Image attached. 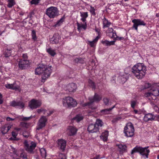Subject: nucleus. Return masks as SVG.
Wrapping results in <instances>:
<instances>
[{"instance_id": "nucleus-1", "label": "nucleus", "mask_w": 159, "mask_h": 159, "mask_svg": "<svg viewBox=\"0 0 159 159\" xmlns=\"http://www.w3.org/2000/svg\"><path fill=\"white\" fill-rule=\"evenodd\" d=\"M146 68L142 63H138L134 65L132 68V72L138 79L143 78L146 74Z\"/></svg>"}, {"instance_id": "nucleus-2", "label": "nucleus", "mask_w": 159, "mask_h": 159, "mask_svg": "<svg viewBox=\"0 0 159 159\" xmlns=\"http://www.w3.org/2000/svg\"><path fill=\"white\" fill-rule=\"evenodd\" d=\"M134 129L133 124L131 122L128 123L124 128V132L125 136L131 137L134 134Z\"/></svg>"}, {"instance_id": "nucleus-3", "label": "nucleus", "mask_w": 159, "mask_h": 159, "mask_svg": "<svg viewBox=\"0 0 159 159\" xmlns=\"http://www.w3.org/2000/svg\"><path fill=\"white\" fill-rule=\"evenodd\" d=\"M63 103L64 106H67L68 107H73L76 106L77 102L73 98L67 97L63 99Z\"/></svg>"}, {"instance_id": "nucleus-4", "label": "nucleus", "mask_w": 159, "mask_h": 159, "mask_svg": "<svg viewBox=\"0 0 159 159\" xmlns=\"http://www.w3.org/2000/svg\"><path fill=\"white\" fill-rule=\"evenodd\" d=\"M148 147L143 148L141 147L137 146L132 150L131 154H133L135 152H139L141 155H145L147 158H148V154L150 152V150L148 149Z\"/></svg>"}, {"instance_id": "nucleus-5", "label": "nucleus", "mask_w": 159, "mask_h": 159, "mask_svg": "<svg viewBox=\"0 0 159 159\" xmlns=\"http://www.w3.org/2000/svg\"><path fill=\"white\" fill-rule=\"evenodd\" d=\"M46 14L50 18H52L58 15V11L57 7H51L47 9Z\"/></svg>"}, {"instance_id": "nucleus-6", "label": "nucleus", "mask_w": 159, "mask_h": 159, "mask_svg": "<svg viewBox=\"0 0 159 159\" xmlns=\"http://www.w3.org/2000/svg\"><path fill=\"white\" fill-rule=\"evenodd\" d=\"M24 147L25 150L30 154H33L34 153V150L36 147V144L34 143H31V145H30L27 140H25L24 143Z\"/></svg>"}, {"instance_id": "nucleus-7", "label": "nucleus", "mask_w": 159, "mask_h": 159, "mask_svg": "<svg viewBox=\"0 0 159 159\" xmlns=\"http://www.w3.org/2000/svg\"><path fill=\"white\" fill-rule=\"evenodd\" d=\"M51 66H47L46 65V66L44 67V69L42 73V80H45L49 77L52 72Z\"/></svg>"}, {"instance_id": "nucleus-8", "label": "nucleus", "mask_w": 159, "mask_h": 159, "mask_svg": "<svg viewBox=\"0 0 159 159\" xmlns=\"http://www.w3.org/2000/svg\"><path fill=\"white\" fill-rule=\"evenodd\" d=\"M41 104L40 101L33 99L29 102V106L31 109H35L40 107Z\"/></svg>"}, {"instance_id": "nucleus-9", "label": "nucleus", "mask_w": 159, "mask_h": 159, "mask_svg": "<svg viewBox=\"0 0 159 159\" xmlns=\"http://www.w3.org/2000/svg\"><path fill=\"white\" fill-rule=\"evenodd\" d=\"M102 99V97L101 96L98 95L96 93H95L93 98H89V102L85 103L84 104V106H86L90 105L92 103L95 102H99Z\"/></svg>"}, {"instance_id": "nucleus-10", "label": "nucleus", "mask_w": 159, "mask_h": 159, "mask_svg": "<svg viewBox=\"0 0 159 159\" xmlns=\"http://www.w3.org/2000/svg\"><path fill=\"white\" fill-rule=\"evenodd\" d=\"M48 120L46 116H42L39 120L36 127L37 130H39L44 127L46 125V123Z\"/></svg>"}, {"instance_id": "nucleus-11", "label": "nucleus", "mask_w": 159, "mask_h": 159, "mask_svg": "<svg viewBox=\"0 0 159 159\" xmlns=\"http://www.w3.org/2000/svg\"><path fill=\"white\" fill-rule=\"evenodd\" d=\"M29 65V61L28 60L20 59L19 61V68L21 70L26 68Z\"/></svg>"}, {"instance_id": "nucleus-12", "label": "nucleus", "mask_w": 159, "mask_h": 159, "mask_svg": "<svg viewBox=\"0 0 159 159\" xmlns=\"http://www.w3.org/2000/svg\"><path fill=\"white\" fill-rule=\"evenodd\" d=\"M45 66H46V64L43 63L42 61L41 63L39 64L35 70V74L39 75L41 73L42 74Z\"/></svg>"}, {"instance_id": "nucleus-13", "label": "nucleus", "mask_w": 159, "mask_h": 159, "mask_svg": "<svg viewBox=\"0 0 159 159\" xmlns=\"http://www.w3.org/2000/svg\"><path fill=\"white\" fill-rule=\"evenodd\" d=\"M134 23L133 27L135 30L137 29V27L139 25H145L146 24L144 22L140 19H134L132 21Z\"/></svg>"}, {"instance_id": "nucleus-14", "label": "nucleus", "mask_w": 159, "mask_h": 159, "mask_svg": "<svg viewBox=\"0 0 159 159\" xmlns=\"http://www.w3.org/2000/svg\"><path fill=\"white\" fill-rule=\"evenodd\" d=\"M58 148L63 151H64L66 146V142L63 139H60L57 141Z\"/></svg>"}, {"instance_id": "nucleus-15", "label": "nucleus", "mask_w": 159, "mask_h": 159, "mask_svg": "<svg viewBox=\"0 0 159 159\" xmlns=\"http://www.w3.org/2000/svg\"><path fill=\"white\" fill-rule=\"evenodd\" d=\"M87 129L89 133L96 132L99 130L98 128L95 124H91L89 125Z\"/></svg>"}, {"instance_id": "nucleus-16", "label": "nucleus", "mask_w": 159, "mask_h": 159, "mask_svg": "<svg viewBox=\"0 0 159 159\" xmlns=\"http://www.w3.org/2000/svg\"><path fill=\"white\" fill-rule=\"evenodd\" d=\"M76 88V85L73 83L68 84L66 87V90L70 92H74Z\"/></svg>"}, {"instance_id": "nucleus-17", "label": "nucleus", "mask_w": 159, "mask_h": 159, "mask_svg": "<svg viewBox=\"0 0 159 159\" xmlns=\"http://www.w3.org/2000/svg\"><path fill=\"white\" fill-rule=\"evenodd\" d=\"M68 134L70 136H73L76 133L77 129L75 127L69 126L67 129Z\"/></svg>"}, {"instance_id": "nucleus-18", "label": "nucleus", "mask_w": 159, "mask_h": 159, "mask_svg": "<svg viewBox=\"0 0 159 159\" xmlns=\"http://www.w3.org/2000/svg\"><path fill=\"white\" fill-rule=\"evenodd\" d=\"M60 35L58 34H55L52 38L50 40V42L52 44L57 43H58L60 39Z\"/></svg>"}, {"instance_id": "nucleus-19", "label": "nucleus", "mask_w": 159, "mask_h": 159, "mask_svg": "<svg viewBox=\"0 0 159 159\" xmlns=\"http://www.w3.org/2000/svg\"><path fill=\"white\" fill-rule=\"evenodd\" d=\"M5 86L7 89L13 90L18 89L19 88V86L16 84L15 82L12 84H6Z\"/></svg>"}, {"instance_id": "nucleus-20", "label": "nucleus", "mask_w": 159, "mask_h": 159, "mask_svg": "<svg viewBox=\"0 0 159 159\" xmlns=\"http://www.w3.org/2000/svg\"><path fill=\"white\" fill-rule=\"evenodd\" d=\"M155 119L154 116L152 114L148 113L146 114L144 117V120L145 121L152 120Z\"/></svg>"}, {"instance_id": "nucleus-21", "label": "nucleus", "mask_w": 159, "mask_h": 159, "mask_svg": "<svg viewBox=\"0 0 159 159\" xmlns=\"http://www.w3.org/2000/svg\"><path fill=\"white\" fill-rule=\"evenodd\" d=\"M96 31L98 34V35L96 37V38L92 41H89V45L91 46V47H93L95 45V44L97 42L98 39L101 36L99 34V32L98 30H96Z\"/></svg>"}, {"instance_id": "nucleus-22", "label": "nucleus", "mask_w": 159, "mask_h": 159, "mask_svg": "<svg viewBox=\"0 0 159 159\" xmlns=\"http://www.w3.org/2000/svg\"><path fill=\"white\" fill-rule=\"evenodd\" d=\"M11 128V125H5L3 126L1 129V132L3 134H5L8 132V131Z\"/></svg>"}, {"instance_id": "nucleus-23", "label": "nucleus", "mask_w": 159, "mask_h": 159, "mask_svg": "<svg viewBox=\"0 0 159 159\" xmlns=\"http://www.w3.org/2000/svg\"><path fill=\"white\" fill-rule=\"evenodd\" d=\"M108 135V132L107 131H105L103 132L100 136L101 139L104 141H106L107 139V137Z\"/></svg>"}, {"instance_id": "nucleus-24", "label": "nucleus", "mask_w": 159, "mask_h": 159, "mask_svg": "<svg viewBox=\"0 0 159 159\" xmlns=\"http://www.w3.org/2000/svg\"><path fill=\"white\" fill-rule=\"evenodd\" d=\"M116 146L120 149V151L125 152L127 150V147L125 145L120 144H117Z\"/></svg>"}, {"instance_id": "nucleus-25", "label": "nucleus", "mask_w": 159, "mask_h": 159, "mask_svg": "<svg viewBox=\"0 0 159 159\" xmlns=\"http://www.w3.org/2000/svg\"><path fill=\"white\" fill-rule=\"evenodd\" d=\"M80 16L82 17L81 20L84 22H85L86 21V19L88 16V13L87 12H80Z\"/></svg>"}, {"instance_id": "nucleus-26", "label": "nucleus", "mask_w": 159, "mask_h": 159, "mask_svg": "<svg viewBox=\"0 0 159 159\" xmlns=\"http://www.w3.org/2000/svg\"><path fill=\"white\" fill-rule=\"evenodd\" d=\"M77 29L78 30L79 29H86L87 27V25L85 22L84 24H80L79 23H77Z\"/></svg>"}, {"instance_id": "nucleus-27", "label": "nucleus", "mask_w": 159, "mask_h": 159, "mask_svg": "<svg viewBox=\"0 0 159 159\" xmlns=\"http://www.w3.org/2000/svg\"><path fill=\"white\" fill-rule=\"evenodd\" d=\"M83 117L81 115H77L76 116L73 118L72 119L73 120H75L77 122H79L83 119Z\"/></svg>"}, {"instance_id": "nucleus-28", "label": "nucleus", "mask_w": 159, "mask_h": 159, "mask_svg": "<svg viewBox=\"0 0 159 159\" xmlns=\"http://www.w3.org/2000/svg\"><path fill=\"white\" fill-rule=\"evenodd\" d=\"M115 42V41L109 42L107 40L102 41V43L106 46H110L111 45H113L114 44Z\"/></svg>"}, {"instance_id": "nucleus-29", "label": "nucleus", "mask_w": 159, "mask_h": 159, "mask_svg": "<svg viewBox=\"0 0 159 159\" xmlns=\"http://www.w3.org/2000/svg\"><path fill=\"white\" fill-rule=\"evenodd\" d=\"M47 52L52 56H54L56 54L55 50L52 49L51 48H49L47 50Z\"/></svg>"}, {"instance_id": "nucleus-30", "label": "nucleus", "mask_w": 159, "mask_h": 159, "mask_svg": "<svg viewBox=\"0 0 159 159\" xmlns=\"http://www.w3.org/2000/svg\"><path fill=\"white\" fill-rule=\"evenodd\" d=\"M103 28L105 29L106 27H108L111 24L110 22H109L106 19L103 20Z\"/></svg>"}, {"instance_id": "nucleus-31", "label": "nucleus", "mask_w": 159, "mask_h": 159, "mask_svg": "<svg viewBox=\"0 0 159 159\" xmlns=\"http://www.w3.org/2000/svg\"><path fill=\"white\" fill-rule=\"evenodd\" d=\"M64 17H63L61 18L60 20L57 22L56 24L54 25V26L55 27H57L60 26L61 24L64 21Z\"/></svg>"}, {"instance_id": "nucleus-32", "label": "nucleus", "mask_w": 159, "mask_h": 159, "mask_svg": "<svg viewBox=\"0 0 159 159\" xmlns=\"http://www.w3.org/2000/svg\"><path fill=\"white\" fill-rule=\"evenodd\" d=\"M95 125H96L98 128V126L101 127L103 125V122L102 121L99 120L97 119L95 124Z\"/></svg>"}, {"instance_id": "nucleus-33", "label": "nucleus", "mask_w": 159, "mask_h": 159, "mask_svg": "<svg viewBox=\"0 0 159 159\" xmlns=\"http://www.w3.org/2000/svg\"><path fill=\"white\" fill-rule=\"evenodd\" d=\"M152 92L153 96L155 98V99L156 98V96L159 95V90L158 89H156L153 90Z\"/></svg>"}, {"instance_id": "nucleus-34", "label": "nucleus", "mask_w": 159, "mask_h": 159, "mask_svg": "<svg viewBox=\"0 0 159 159\" xmlns=\"http://www.w3.org/2000/svg\"><path fill=\"white\" fill-rule=\"evenodd\" d=\"M4 54L6 57H7L10 56L11 55V50L7 49L5 51Z\"/></svg>"}, {"instance_id": "nucleus-35", "label": "nucleus", "mask_w": 159, "mask_h": 159, "mask_svg": "<svg viewBox=\"0 0 159 159\" xmlns=\"http://www.w3.org/2000/svg\"><path fill=\"white\" fill-rule=\"evenodd\" d=\"M8 3L7 5V6L10 8L11 7L15 4L14 0H8Z\"/></svg>"}, {"instance_id": "nucleus-36", "label": "nucleus", "mask_w": 159, "mask_h": 159, "mask_svg": "<svg viewBox=\"0 0 159 159\" xmlns=\"http://www.w3.org/2000/svg\"><path fill=\"white\" fill-rule=\"evenodd\" d=\"M31 35L32 39L34 41H36L37 39V37L35 30H32Z\"/></svg>"}, {"instance_id": "nucleus-37", "label": "nucleus", "mask_w": 159, "mask_h": 159, "mask_svg": "<svg viewBox=\"0 0 159 159\" xmlns=\"http://www.w3.org/2000/svg\"><path fill=\"white\" fill-rule=\"evenodd\" d=\"M89 85L90 86L92 87L93 89H94L95 88V84L93 82L92 80L89 79Z\"/></svg>"}, {"instance_id": "nucleus-38", "label": "nucleus", "mask_w": 159, "mask_h": 159, "mask_svg": "<svg viewBox=\"0 0 159 159\" xmlns=\"http://www.w3.org/2000/svg\"><path fill=\"white\" fill-rule=\"evenodd\" d=\"M74 61L77 63H82L83 62V60L82 58H76L75 59Z\"/></svg>"}, {"instance_id": "nucleus-39", "label": "nucleus", "mask_w": 159, "mask_h": 159, "mask_svg": "<svg viewBox=\"0 0 159 159\" xmlns=\"http://www.w3.org/2000/svg\"><path fill=\"white\" fill-rule=\"evenodd\" d=\"M114 107L115 106H114L111 108L106 109L102 110L101 111V112H104L105 113H107V112L111 111Z\"/></svg>"}, {"instance_id": "nucleus-40", "label": "nucleus", "mask_w": 159, "mask_h": 159, "mask_svg": "<svg viewBox=\"0 0 159 159\" xmlns=\"http://www.w3.org/2000/svg\"><path fill=\"white\" fill-rule=\"evenodd\" d=\"M144 96L145 97H151V98L152 99H154L153 98V97H152L153 95L152 94V92L146 93H145Z\"/></svg>"}, {"instance_id": "nucleus-41", "label": "nucleus", "mask_w": 159, "mask_h": 159, "mask_svg": "<svg viewBox=\"0 0 159 159\" xmlns=\"http://www.w3.org/2000/svg\"><path fill=\"white\" fill-rule=\"evenodd\" d=\"M30 135V133L27 131H25L23 133V136L25 138H27Z\"/></svg>"}, {"instance_id": "nucleus-42", "label": "nucleus", "mask_w": 159, "mask_h": 159, "mask_svg": "<svg viewBox=\"0 0 159 159\" xmlns=\"http://www.w3.org/2000/svg\"><path fill=\"white\" fill-rule=\"evenodd\" d=\"M17 106H19L21 108H22L24 107V104L22 102H18Z\"/></svg>"}, {"instance_id": "nucleus-43", "label": "nucleus", "mask_w": 159, "mask_h": 159, "mask_svg": "<svg viewBox=\"0 0 159 159\" xmlns=\"http://www.w3.org/2000/svg\"><path fill=\"white\" fill-rule=\"evenodd\" d=\"M18 102H16L15 101H13L11 102L10 103L11 106L12 107H16L17 106Z\"/></svg>"}, {"instance_id": "nucleus-44", "label": "nucleus", "mask_w": 159, "mask_h": 159, "mask_svg": "<svg viewBox=\"0 0 159 159\" xmlns=\"http://www.w3.org/2000/svg\"><path fill=\"white\" fill-rule=\"evenodd\" d=\"M136 104V101H132L131 102V105L132 108H134Z\"/></svg>"}, {"instance_id": "nucleus-45", "label": "nucleus", "mask_w": 159, "mask_h": 159, "mask_svg": "<svg viewBox=\"0 0 159 159\" xmlns=\"http://www.w3.org/2000/svg\"><path fill=\"white\" fill-rule=\"evenodd\" d=\"M18 134V132H17L12 131L11 133V134L12 136L13 137V138H15L17 136Z\"/></svg>"}, {"instance_id": "nucleus-46", "label": "nucleus", "mask_w": 159, "mask_h": 159, "mask_svg": "<svg viewBox=\"0 0 159 159\" xmlns=\"http://www.w3.org/2000/svg\"><path fill=\"white\" fill-rule=\"evenodd\" d=\"M104 103L106 105L108 104L109 102V100L107 98H104L103 99Z\"/></svg>"}, {"instance_id": "nucleus-47", "label": "nucleus", "mask_w": 159, "mask_h": 159, "mask_svg": "<svg viewBox=\"0 0 159 159\" xmlns=\"http://www.w3.org/2000/svg\"><path fill=\"white\" fill-rule=\"evenodd\" d=\"M59 156L61 158V159H66V155L64 154L60 153Z\"/></svg>"}, {"instance_id": "nucleus-48", "label": "nucleus", "mask_w": 159, "mask_h": 159, "mask_svg": "<svg viewBox=\"0 0 159 159\" xmlns=\"http://www.w3.org/2000/svg\"><path fill=\"white\" fill-rule=\"evenodd\" d=\"M152 106L153 107L154 109L156 112H157L159 111V108L157 106L155 105V104H152Z\"/></svg>"}, {"instance_id": "nucleus-49", "label": "nucleus", "mask_w": 159, "mask_h": 159, "mask_svg": "<svg viewBox=\"0 0 159 159\" xmlns=\"http://www.w3.org/2000/svg\"><path fill=\"white\" fill-rule=\"evenodd\" d=\"M40 0H32L30 2L31 4H36L39 2Z\"/></svg>"}, {"instance_id": "nucleus-50", "label": "nucleus", "mask_w": 159, "mask_h": 159, "mask_svg": "<svg viewBox=\"0 0 159 159\" xmlns=\"http://www.w3.org/2000/svg\"><path fill=\"white\" fill-rule=\"evenodd\" d=\"M20 156L21 157H22L24 159H27V155L26 154H25L22 153L20 154Z\"/></svg>"}, {"instance_id": "nucleus-51", "label": "nucleus", "mask_w": 159, "mask_h": 159, "mask_svg": "<svg viewBox=\"0 0 159 159\" xmlns=\"http://www.w3.org/2000/svg\"><path fill=\"white\" fill-rule=\"evenodd\" d=\"M40 152H41V153H42L43 155H44V156L46 155V150L45 149H44V148L41 149L40 150Z\"/></svg>"}, {"instance_id": "nucleus-52", "label": "nucleus", "mask_w": 159, "mask_h": 159, "mask_svg": "<svg viewBox=\"0 0 159 159\" xmlns=\"http://www.w3.org/2000/svg\"><path fill=\"white\" fill-rule=\"evenodd\" d=\"M21 125L23 127L27 128L29 126V125L27 123L25 122H22L21 123Z\"/></svg>"}, {"instance_id": "nucleus-53", "label": "nucleus", "mask_w": 159, "mask_h": 159, "mask_svg": "<svg viewBox=\"0 0 159 159\" xmlns=\"http://www.w3.org/2000/svg\"><path fill=\"white\" fill-rule=\"evenodd\" d=\"M37 112L39 113H40L41 112L45 111V109L43 108H41L40 109H38L36 110Z\"/></svg>"}, {"instance_id": "nucleus-54", "label": "nucleus", "mask_w": 159, "mask_h": 159, "mask_svg": "<svg viewBox=\"0 0 159 159\" xmlns=\"http://www.w3.org/2000/svg\"><path fill=\"white\" fill-rule=\"evenodd\" d=\"M151 86V84H150L147 83L145 84L144 88L145 89H148Z\"/></svg>"}, {"instance_id": "nucleus-55", "label": "nucleus", "mask_w": 159, "mask_h": 159, "mask_svg": "<svg viewBox=\"0 0 159 159\" xmlns=\"http://www.w3.org/2000/svg\"><path fill=\"white\" fill-rule=\"evenodd\" d=\"M90 11L93 15H95V9L91 7V9L90 10Z\"/></svg>"}, {"instance_id": "nucleus-56", "label": "nucleus", "mask_w": 159, "mask_h": 159, "mask_svg": "<svg viewBox=\"0 0 159 159\" xmlns=\"http://www.w3.org/2000/svg\"><path fill=\"white\" fill-rule=\"evenodd\" d=\"M23 60H27L28 56L27 54H24L22 56Z\"/></svg>"}, {"instance_id": "nucleus-57", "label": "nucleus", "mask_w": 159, "mask_h": 159, "mask_svg": "<svg viewBox=\"0 0 159 159\" xmlns=\"http://www.w3.org/2000/svg\"><path fill=\"white\" fill-rule=\"evenodd\" d=\"M107 34L111 38H113V30H112L111 31H110L109 33H108Z\"/></svg>"}, {"instance_id": "nucleus-58", "label": "nucleus", "mask_w": 159, "mask_h": 159, "mask_svg": "<svg viewBox=\"0 0 159 159\" xmlns=\"http://www.w3.org/2000/svg\"><path fill=\"white\" fill-rule=\"evenodd\" d=\"M31 118V116L29 117H24L22 118V120H29Z\"/></svg>"}, {"instance_id": "nucleus-59", "label": "nucleus", "mask_w": 159, "mask_h": 159, "mask_svg": "<svg viewBox=\"0 0 159 159\" xmlns=\"http://www.w3.org/2000/svg\"><path fill=\"white\" fill-rule=\"evenodd\" d=\"M53 113V111H48V112L47 113L46 115L47 116H49L52 114Z\"/></svg>"}, {"instance_id": "nucleus-60", "label": "nucleus", "mask_w": 159, "mask_h": 159, "mask_svg": "<svg viewBox=\"0 0 159 159\" xmlns=\"http://www.w3.org/2000/svg\"><path fill=\"white\" fill-rule=\"evenodd\" d=\"M2 95L0 93V104H2L3 102V101L2 99Z\"/></svg>"}, {"instance_id": "nucleus-61", "label": "nucleus", "mask_w": 159, "mask_h": 159, "mask_svg": "<svg viewBox=\"0 0 159 159\" xmlns=\"http://www.w3.org/2000/svg\"><path fill=\"white\" fill-rule=\"evenodd\" d=\"M11 149H12V151L13 152V153L14 154H16V150L15 149L12 147L11 146Z\"/></svg>"}, {"instance_id": "nucleus-62", "label": "nucleus", "mask_w": 159, "mask_h": 159, "mask_svg": "<svg viewBox=\"0 0 159 159\" xmlns=\"http://www.w3.org/2000/svg\"><path fill=\"white\" fill-rule=\"evenodd\" d=\"M14 120V119L11 118L10 117H7V121L13 120Z\"/></svg>"}, {"instance_id": "nucleus-63", "label": "nucleus", "mask_w": 159, "mask_h": 159, "mask_svg": "<svg viewBox=\"0 0 159 159\" xmlns=\"http://www.w3.org/2000/svg\"><path fill=\"white\" fill-rule=\"evenodd\" d=\"M10 139L11 140H16V141H18L19 140V139L16 138V137L15 138H10Z\"/></svg>"}, {"instance_id": "nucleus-64", "label": "nucleus", "mask_w": 159, "mask_h": 159, "mask_svg": "<svg viewBox=\"0 0 159 159\" xmlns=\"http://www.w3.org/2000/svg\"><path fill=\"white\" fill-rule=\"evenodd\" d=\"M113 38H116V37H117V36H116V33L113 31Z\"/></svg>"}]
</instances>
